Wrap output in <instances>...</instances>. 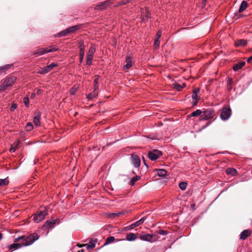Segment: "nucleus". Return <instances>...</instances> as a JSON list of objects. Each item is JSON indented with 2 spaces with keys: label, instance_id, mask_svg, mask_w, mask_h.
Here are the masks:
<instances>
[{
  "label": "nucleus",
  "instance_id": "nucleus-52",
  "mask_svg": "<svg viewBox=\"0 0 252 252\" xmlns=\"http://www.w3.org/2000/svg\"><path fill=\"white\" fill-rule=\"evenodd\" d=\"M140 236H147V237H149V236H156V235H151V234H144V235H141Z\"/></svg>",
  "mask_w": 252,
  "mask_h": 252
},
{
  "label": "nucleus",
  "instance_id": "nucleus-35",
  "mask_svg": "<svg viewBox=\"0 0 252 252\" xmlns=\"http://www.w3.org/2000/svg\"><path fill=\"white\" fill-rule=\"evenodd\" d=\"M192 98L193 100H195V101L194 102L193 104V105H195L196 104L197 101L199 99L197 94V92H193L192 95Z\"/></svg>",
  "mask_w": 252,
  "mask_h": 252
},
{
  "label": "nucleus",
  "instance_id": "nucleus-40",
  "mask_svg": "<svg viewBox=\"0 0 252 252\" xmlns=\"http://www.w3.org/2000/svg\"><path fill=\"white\" fill-rule=\"evenodd\" d=\"M77 90V88L75 87V86L73 87L70 90V94L71 95H74L76 93Z\"/></svg>",
  "mask_w": 252,
  "mask_h": 252
},
{
  "label": "nucleus",
  "instance_id": "nucleus-11",
  "mask_svg": "<svg viewBox=\"0 0 252 252\" xmlns=\"http://www.w3.org/2000/svg\"><path fill=\"white\" fill-rule=\"evenodd\" d=\"M79 62L81 63L83 62L84 59V56L85 54V46L82 41H80L79 43Z\"/></svg>",
  "mask_w": 252,
  "mask_h": 252
},
{
  "label": "nucleus",
  "instance_id": "nucleus-24",
  "mask_svg": "<svg viewBox=\"0 0 252 252\" xmlns=\"http://www.w3.org/2000/svg\"><path fill=\"white\" fill-rule=\"evenodd\" d=\"M247 44V41L244 39H240L237 40L235 42V46H244Z\"/></svg>",
  "mask_w": 252,
  "mask_h": 252
},
{
  "label": "nucleus",
  "instance_id": "nucleus-8",
  "mask_svg": "<svg viewBox=\"0 0 252 252\" xmlns=\"http://www.w3.org/2000/svg\"><path fill=\"white\" fill-rule=\"evenodd\" d=\"M161 155V152L158 150H154L152 151L149 152L148 157L152 160H156L157 159L160 155Z\"/></svg>",
  "mask_w": 252,
  "mask_h": 252
},
{
  "label": "nucleus",
  "instance_id": "nucleus-15",
  "mask_svg": "<svg viewBox=\"0 0 252 252\" xmlns=\"http://www.w3.org/2000/svg\"><path fill=\"white\" fill-rule=\"evenodd\" d=\"M126 64L124 66L123 68L124 69H127L132 66V62L131 58L130 57H127L126 60Z\"/></svg>",
  "mask_w": 252,
  "mask_h": 252
},
{
  "label": "nucleus",
  "instance_id": "nucleus-13",
  "mask_svg": "<svg viewBox=\"0 0 252 252\" xmlns=\"http://www.w3.org/2000/svg\"><path fill=\"white\" fill-rule=\"evenodd\" d=\"M98 93V86H94V91L92 93L89 94L87 95V97L88 99H92L93 98L96 97Z\"/></svg>",
  "mask_w": 252,
  "mask_h": 252
},
{
  "label": "nucleus",
  "instance_id": "nucleus-31",
  "mask_svg": "<svg viewBox=\"0 0 252 252\" xmlns=\"http://www.w3.org/2000/svg\"><path fill=\"white\" fill-rule=\"evenodd\" d=\"M68 34H69L68 30H67V29H66L65 30L62 31L60 32H59L58 34V37L64 36L67 35Z\"/></svg>",
  "mask_w": 252,
  "mask_h": 252
},
{
  "label": "nucleus",
  "instance_id": "nucleus-37",
  "mask_svg": "<svg viewBox=\"0 0 252 252\" xmlns=\"http://www.w3.org/2000/svg\"><path fill=\"white\" fill-rule=\"evenodd\" d=\"M115 241V237H108L103 246L109 244Z\"/></svg>",
  "mask_w": 252,
  "mask_h": 252
},
{
  "label": "nucleus",
  "instance_id": "nucleus-57",
  "mask_svg": "<svg viewBox=\"0 0 252 252\" xmlns=\"http://www.w3.org/2000/svg\"><path fill=\"white\" fill-rule=\"evenodd\" d=\"M210 125V123H207L205 126H204L202 128H205Z\"/></svg>",
  "mask_w": 252,
  "mask_h": 252
},
{
  "label": "nucleus",
  "instance_id": "nucleus-23",
  "mask_svg": "<svg viewBox=\"0 0 252 252\" xmlns=\"http://www.w3.org/2000/svg\"><path fill=\"white\" fill-rule=\"evenodd\" d=\"M40 115L38 113L33 118V123L36 126H40Z\"/></svg>",
  "mask_w": 252,
  "mask_h": 252
},
{
  "label": "nucleus",
  "instance_id": "nucleus-46",
  "mask_svg": "<svg viewBox=\"0 0 252 252\" xmlns=\"http://www.w3.org/2000/svg\"><path fill=\"white\" fill-rule=\"evenodd\" d=\"M16 151V146H14L13 145L11 146V147L10 149V152L11 153H14Z\"/></svg>",
  "mask_w": 252,
  "mask_h": 252
},
{
  "label": "nucleus",
  "instance_id": "nucleus-16",
  "mask_svg": "<svg viewBox=\"0 0 252 252\" xmlns=\"http://www.w3.org/2000/svg\"><path fill=\"white\" fill-rule=\"evenodd\" d=\"M12 64H6L0 67V75L4 74L6 71L12 65Z\"/></svg>",
  "mask_w": 252,
  "mask_h": 252
},
{
  "label": "nucleus",
  "instance_id": "nucleus-56",
  "mask_svg": "<svg viewBox=\"0 0 252 252\" xmlns=\"http://www.w3.org/2000/svg\"><path fill=\"white\" fill-rule=\"evenodd\" d=\"M252 60V55L247 60V62L250 63V61Z\"/></svg>",
  "mask_w": 252,
  "mask_h": 252
},
{
  "label": "nucleus",
  "instance_id": "nucleus-18",
  "mask_svg": "<svg viewBox=\"0 0 252 252\" xmlns=\"http://www.w3.org/2000/svg\"><path fill=\"white\" fill-rule=\"evenodd\" d=\"M81 27V25H78L67 28L69 34L71 33H74L76 31L80 29Z\"/></svg>",
  "mask_w": 252,
  "mask_h": 252
},
{
  "label": "nucleus",
  "instance_id": "nucleus-17",
  "mask_svg": "<svg viewBox=\"0 0 252 252\" xmlns=\"http://www.w3.org/2000/svg\"><path fill=\"white\" fill-rule=\"evenodd\" d=\"M127 213L126 211H122L120 212H117L116 213H111L109 215V217L111 218H114L117 217H119L120 215H125Z\"/></svg>",
  "mask_w": 252,
  "mask_h": 252
},
{
  "label": "nucleus",
  "instance_id": "nucleus-38",
  "mask_svg": "<svg viewBox=\"0 0 252 252\" xmlns=\"http://www.w3.org/2000/svg\"><path fill=\"white\" fill-rule=\"evenodd\" d=\"M33 125L29 123L27 124L26 126V129L27 131H31L33 129Z\"/></svg>",
  "mask_w": 252,
  "mask_h": 252
},
{
  "label": "nucleus",
  "instance_id": "nucleus-53",
  "mask_svg": "<svg viewBox=\"0 0 252 252\" xmlns=\"http://www.w3.org/2000/svg\"><path fill=\"white\" fill-rule=\"evenodd\" d=\"M35 96V94L34 93H32L30 96V98L31 99H34Z\"/></svg>",
  "mask_w": 252,
  "mask_h": 252
},
{
  "label": "nucleus",
  "instance_id": "nucleus-32",
  "mask_svg": "<svg viewBox=\"0 0 252 252\" xmlns=\"http://www.w3.org/2000/svg\"><path fill=\"white\" fill-rule=\"evenodd\" d=\"M233 82V80L231 78H228L227 81V89L229 91H230L232 89V84Z\"/></svg>",
  "mask_w": 252,
  "mask_h": 252
},
{
  "label": "nucleus",
  "instance_id": "nucleus-43",
  "mask_svg": "<svg viewBox=\"0 0 252 252\" xmlns=\"http://www.w3.org/2000/svg\"><path fill=\"white\" fill-rule=\"evenodd\" d=\"M8 250H11L12 249H15L16 248V239L14 241V243L12 245H10L8 247Z\"/></svg>",
  "mask_w": 252,
  "mask_h": 252
},
{
  "label": "nucleus",
  "instance_id": "nucleus-54",
  "mask_svg": "<svg viewBox=\"0 0 252 252\" xmlns=\"http://www.w3.org/2000/svg\"><path fill=\"white\" fill-rule=\"evenodd\" d=\"M41 92H42V90H40V89H38L37 91V94L38 95H40L41 94Z\"/></svg>",
  "mask_w": 252,
  "mask_h": 252
},
{
  "label": "nucleus",
  "instance_id": "nucleus-50",
  "mask_svg": "<svg viewBox=\"0 0 252 252\" xmlns=\"http://www.w3.org/2000/svg\"><path fill=\"white\" fill-rule=\"evenodd\" d=\"M98 80V76H95V78L94 80V87L95 86H97Z\"/></svg>",
  "mask_w": 252,
  "mask_h": 252
},
{
  "label": "nucleus",
  "instance_id": "nucleus-29",
  "mask_svg": "<svg viewBox=\"0 0 252 252\" xmlns=\"http://www.w3.org/2000/svg\"><path fill=\"white\" fill-rule=\"evenodd\" d=\"M173 86L174 89H176L178 91H180L184 87L185 85L183 84V86H182L181 85L176 83L173 84Z\"/></svg>",
  "mask_w": 252,
  "mask_h": 252
},
{
  "label": "nucleus",
  "instance_id": "nucleus-47",
  "mask_svg": "<svg viewBox=\"0 0 252 252\" xmlns=\"http://www.w3.org/2000/svg\"><path fill=\"white\" fill-rule=\"evenodd\" d=\"M137 237H126V240L128 241H134Z\"/></svg>",
  "mask_w": 252,
  "mask_h": 252
},
{
  "label": "nucleus",
  "instance_id": "nucleus-9",
  "mask_svg": "<svg viewBox=\"0 0 252 252\" xmlns=\"http://www.w3.org/2000/svg\"><path fill=\"white\" fill-rule=\"evenodd\" d=\"M146 217H143L142 218H141L138 221L132 223L131 224H130L126 227H125V230H131L137 226H139L140 225H141L144 222V221L146 220Z\"/></svg>",
  "mask_w": 252,
  "mask_h": 252
},
{
  "label": "nucleus",
  "instance_id": "nucleus-41",
  "mask_svg": "<svg viewBox=\"0 0 252 252\" xmlns=\"http://www.w3.org/2000/svg\"><path fill=\"white\" fill-rule=\"evenodd\" d=\"M158 233L159 235H165L167 234L168 232L167 231H166V230H162V229H159L158 231Z\"/></svg>",
  "mask_w": 252,
  "mask_h": 252
},
{
  "label": "nucleus",
  "instance_id": "nucleus-2",
  "mask_svg": "<svg viewBox=\"0 0 252 252\" xmlns=\"http://www.w3.org/2000/svg\"><path fill=\"white\" fill-rule=\"evenodd\" d=\"M47 215V211L46 210L40 211L32 215L33 220L35 223H38L43 220Z\"/></svg>",
  "mask_w": 252,
  "mask_h": 252
},
{
  "label": "nucleus",
  "instance_id": "nucleus-64",
  "mask_svg": "<svg viewBox=\"0 0 252 252\" xmlns=\"http://www.w3.org/2000/svg\"><path fill=\"white\" fill-rule=\"evenodd\" d=\"M2 238V237H0V240L1 239V238Z\"/></svg>",
  "mask_w": 252,
  "mask_h": 252
},
{
  "label": "nucleus",
  "instance_id": "nucleus-34",
  "mask_svg": "<svg viewBox=\"0 0 252 252\" xmlns=\"http://www.w3.org/2000/svg\"><path fill=\"white\" fill-rule=\"evenodd\" d=\"M9 183V181L7 178H5L4 179H0V186H5L8 185Z\"/></svg>",
  "mask_w": 252,
  "mask_h": 252
},
{
  "label": "nucleus",
  "instance_id": "nucleus-62",
  "mask_svg": "<svg viewBox=\"0 0 252 252\" xmlns=\"http://www.w3.org/2000/svg\"><path fill=\"white\" fill-rule=\"evenodd\" d=\"M18 142L17 141V143H16L17 147L18 146Z\"/></svg>",
  "mask_w": 252,
  "mask_h": 252
},
{
  "label": "nucleus",
  "instance_id": "nucleus-45",
  "mask_svg": "<svg viewBox=\"0 0 252 252\" xmlns=\"http://www.w3.org/2000/svg\"><path fill=\"white\" fill-rule=\"evenodd\" d=\"M154 45L156 48H158L159 45V41L158 39H156L154 42Z\"/></svg>",
  "mask_w": 252,
  "mask_h": 252
},
{
  "label": "nucleus",
  "instance_id": "nucleus-61",
  "mask_svg": "<svg viewBox=\"0 0 252 252\" xmlns=\"http://www.w3.org/2000/svg\"><path fill=\"white\" fill-rule=\"evenodd\" d=\"M247 237H240L241 239L243 240H245Z\"/></svg>",
  "mask_w": 252,
  "mask_h": 252
},
{
  "label": "nucleus",
  "instance_id": "nucleus-59",
  "mask_svg": "<svg viewBox=\"0 0 252 252\" xmlns=\"http://www.w3.org/2000/svg\"><path fill=\"white\" fill-rule=\"evenodd\" d=\"M207 0H203V4L204 5H205V3L207 1Z\"/></svg>",
  "mask_w": 252,
  "mask_h": 252
},
{
  "label": "nucleus",
  "instance_id": "nucleus-27",
  "mask_svg": "<svg viewBox=\"0 0 252 252\" xmlns=\"http://www.w3.org/2000/svg\"><path fill=\"white\" fill-rule=\"evenodd\" d=\"M252 235V232L249 229L244 230L243 231L241 234L240 236H250Z\"/></svg>",
  "mask_w": 252,
  "mask_h": 252
},
{
  "label": "nucleus",
  "instance_id": "nucleus-3",
  "mask_svg": "<svg viewBox=\"0 0 252 252\" xmlns=\"http://www.w3.org/2000/svg\"><path fill=\"white\" fill-rule=\"evenodd\" d=\"M202 115L200 116V121L208 120L212 119L214 115V112L212 109H206L202 112Z\"/></svg>",
  "mask_w": 252,
  "mask_h": 252
},
{
  "label": "nucleus",
  "instance_id": "nucleus-48",
  "mask_svg": "<svg viewBox=\"0 0 252 252\" xmlns=\"http://www.w3.org/2000/svg\"><path fill=\"white\" fill-rule=\"evenodd\" d=\"M161 35V31L160 30L158 31L157 33V39H159Z\"/></svg>",
  "mask_w": 252,
  "mask_h": 252
},
{
  "label": "nucleus",
  "instance_id": "nucleus-26",
  "mask_svg": "<svg viewBox=\"0 0 252 252\" xmlns=\"http://www.w3.org/2000/svg\"><path fill=\"white\" fill-rule=\"evenodd\" d=\"M167 171L163 169H160L158 170V174L159 176L164 177L166 176Z\"/></svg>",
  "mask_w": 252,
  "mask_h": 252
},
{
  "label": "nucleus",
  "instance_id": "nucleus-21",
  "mask_svg": "<svg viewBox=\"0 0 252 252\" xmlns=\"http://www.w3.org/2000/svg\"><path fill=\"white\" fill-rule=\"evenodd\" d=\"M226 173L228 175L235 176L237 174V171L235 169L233 168H228L226 170Z\"/></svg>",
  "mask_w": 252,
  "mask_h": 252
},
{
  "label": "nucleus",
  "instance_id": "nucleus-42",
  "mask_svg": "<svg viewBox=\"0 0 252 252\" xmlns=\"http://www.w3.org/2000/svg\"><path fill=\"white\" fill-rule=\"evenodd\" d=\"M145 12H146L145 17L142 18V21H143L145 20V19H148L150 18V14L149 13V11L148 10L146 9Z\"/></svg>",
  "mask_w": 252,
  "mask_h": 252
},
{
  "label": "nucleus",
  "instance_id": "nucleus-6",
  "mask_svg": "<svg viewBox=\"0 0 252 252\" xmlns=\"http://www.w3.org/2000/svg\"><path fill=\"white\" fill-rule=\"evenodd\" d=\"M231 115V110L229 107H224L220 114V118L223 120H227Z\"/></svg>",
  "mask_w": 252,
  "mask_h": 252
},
{
  "label": "nucleus",
  "instance_id": "nucleus-22",
  "mask_svg": "<svg viewBox=\"0 0 252 252\" xmlns=\"http://www.w3.org/2000/svg\"><path fill=\"white\" fill-rule=\"evenodd\" d=\"M247 7V3L246 1H243L240 6L239 12H242L244 11Z\"/></svg>",
  "mask_w": 252,
  "mask_h": 252
},
{
  "label": "nucleus",
  "instance_id": "nucleus-63",
  "mask_svg": "<svg viewBox=\"0 0 252 252\" xmlns=\"http://www.w3.org/2000/svg\"><path fill=\"white\" fill-rule=\"evenodd\" d=\"M148 138H151V137H150L149 136H148ZM151 139H154V138H151Z\"/></svg>",
  "mask_w": 252,
  "mask_h": 252
},
{
  "label": "nucleus",
  "instance_id": "nucleus-7",
  "mask_svg": "<svg viewBox=\"0 0 252 252\" xmlns=\"http://www.w3.org/2000/svg\"><path fill=\"white\" fill-rule=\"evenodd\" d=\"M57 63H53L45 67L40 68L38 71V72L41 74H46L50 72L54 67L57 66Z\"/></svg>",
  "mask_w": 252,
  "mask_h": 252
},
{
  "label": "nucleus",
  "instance_id": "nucleus-30",
  "mask_svg": "<svg viewBox=\"0 0 252 252\" xmlns=\"http://www.w3.org/2000/svg\"><path fill=\"white\" fill-rule=\"evenodd\" d=\"M201 115H202V111L200 109H197L194 111H193V112H192L190 114V116H192V117H196V116H199Z\"/></svg>",
  "mask_w": 252,
  "mask_h": 252
},
{
  "label": "nucleus",
  "instance_id": "nucleus-51",
  "mask_svg": "<svg viewBox=\"0 0 252 252\" xmlns=\"http://www.w3.org/2000/svg\"><path fill=\"white\" fill-rule=\"evenodd\" d=\"M128 0H127V1H124V0H123V1H121L120 2V4L121 5L126 4V3H128Z\"/></svg>",
  "mask_w": 252,
  "mask_h": 252
},
{
  "label": "nucleus",
  "instance_id": "nucleus-36",
  "mask_svg": "<svg viewBox=\"0 0 252 252\" xmlns=\"http://www.w3.org/2000/svg\"><path fill=\"white\" fill-rule=\"evenodd\" d=\"M179 187L181 190H184L187 187V183L184 182H181L179 185Z\"/></svg>",
  "mask_w": 252,
  "mask_h": 252
},
{
  "label": "nucleus",
  "instance_id": "nucleus-44",
  "mask_svg": "<svg viewBox=\"0 0 252 252\" xmlns=\"http://www.w3.org/2000/svg\"><path fill=\"white\" fill-rule=\"evenodd\" d=\"M6 87H7V86H5V84L4 83L1 84L0 86V92H2L3 91H4L6 89Z\"/></svg>",
  "mask_w": 252,
  "mask_h": 252
},
{
  "label": "nucleus",
  "instance_id": "nucleus-12",
  "mask_svg": "<svg viewBox=\"0 0 252 252\" xmlns=\"http://www.w3.org/2000/svg\"><path fill=\"white\" fill-rule=\"evenodd\" d=\"M131 161L133 165L136 168L139 167L140 165V159L137 155H133L131 156Z\"/></svg>",
  "mask_w": 252,
  "mask_h": 252
},
{
  "label": "nucleus",
  "instance_id": "nucleus-60",
  "mask_svg": "<svg viewBox=\"0 0 252 252\" xmlns=\"http://www.w3.org/2000/svg\"><path fill=\"white\" fill-rule=\"evenodd\" d=\"M4 235L1 231H0V236H2Z\"/></svg>",
  "mask_w": 252,
  "mask_h": 252
},
{
  "label": "nucleus",
  "instance_id": "nucleus-28",
  "mask_svg": "<svg viewBox=\"0 0 252 252\" xmlns=\"http://www.w3.org/2000/svg\"><path fill=\"white\" fill-rule=\"evenodd\" d=\"M96 241H91L88 244H86L88 249H93L95 245Z\"/></svg>",
  "mask_w": 252,
  "mask_h": 252
},
{
  "label": "nucleus",
  "instance_id": "nucleus-58",
  "mask_svg": "<svg viewBox=\"0 0 252 252\" xmlns=\"http://www.w3.org/2000/svg\"><path fill=\"white\" fill-rule=\"evenodd\" d=\"M199 91V89L198 88H196L194 90L193 92H197V93Z\"/></svg>",
  "mask_w": 252,
  "mask_h": 252
},
{
  "label": "nucleus",
  "instance_id": "nucleus-55",
  "mask_svg": "<svg viewBox=\"0 0 252 252\" xmlns=\"http://www.w3.org/2000/svg\"><path fill=\"white\" fill-rule=\"evenodd\" d=\"M126 236H135V234L133 233H129L126 235Z\"/></svg>",
  "mask_w": 252,
  "mask_h": 252
},
{
  "label": "nucleus",
  "instance_id": "nucleus-4",
  "mask_svg": "<svg viewBox=\"0 0 252 252\" xmlns=\"http://www.w3.org/2000/svg\"><path fill=\"white\" fill-rule=\"evenodd\" d=\"M57 49L55 48H39L36 50L33 51V53L35 56H39L42 55H44L46 53L49 52H53L56 51Z\"/></svg>",
  "mask_w": 252,
  "mask_h": 252
},
{
  "label": "nucleus",
  "instance_id": "nucleus-10",
  "mask_svg": "<svg viewBox=\"0 0 252 252\" xmlns=\"http://www.w3.org/2000/svg\"><path fill=\"white\" fill-rule=\"evenodd\" d=\"M111 4V0H108L105 1L101 2L99 4H97L95 5L94 8L96 10H104L108 6L110 5Z\"/></svg>",
  "mask_w": 252,
  "mask_h": 252
},
{
  "label": "nucleus",
  "instance_id": "nucleus-14",
  "mask_svg": "<svg viewBox=\"0 0 252 252\" xmlns=\"http://www.w3.org/2000/svg\"><path fill=\"white\" fill-rule=\"evenodd\" d=\"M57 221V220H47L45 224L43 226V228H53L54 227V225L56 223V222Z\"/></svg>",
  "mask_w": 252,
  "mask_h": 252
},
{
  "label": "nucleus",
  "instance_id": "nucleus-25",
  "mask_svg": "<svg viewBox=\"0 0 252 252\" xmlns=\"http://www.w3.org/2000/svg\"><path fill=\"white\" fill-rule=\"evenodd\" d=\"M142 241H146L150 242H153L157 241V237H139Z\"/></svg>",
  "mask_w": 252,
  "mask_h": 252
},
{
  "label": "nucleus",
  "instance_id": "nucleus-19",
  "mask_svg": "<svg viewBox=\"0 0 252 252\" xmlns=\"http://www.w3.org/2000/svg\"><path fill=\"white\" fill-rule=\"evenodd\" d=\"M15 80H16V78L15 77H13L9 78H7V79H6L4 81L3 83L5 84V86L8 87V86L11 85V84L12 83H14V81Z\"/></svg>",
  "mask_w": 252,
  "mask_h": 252
},
{
  "label": "nucleus",
  "instance_id": "nucleus-1",
  "mask_svg": "<svg viewBox=\"0 0 252 252\" xmlns=\"http://www.w3.org/2000/svg\"><path fill=\"white\" fill-rule=\"evenodd\" d=\"M17 237V250L23 246H27L32 244L39 237Z\"/></svg>",
  "mask_w": 252,
  "mask_h": 252
},
{
  "label": "nucleus",
  "instance_id": "nucleus-33",
  "mask_svg": "<svg viewBox=\"0 0 252 252\" xmlns=\"http://www.w3.org/2000/svg\"><path fill=\"white\" fill-rule=\"evenodd\" d=\"M140 179V176H136L135 177L132 178L129 181V184L131 186H132L134 184V183L138 181Z\"/></svg>",
  "mask_w": 252,
  "mask_h": 252
},
{
  "label": "nucleus",
  "instance_id": "nucleus-5",
  "mask_svg": "<svg viewBox=\"0 0 252 252\" xmlns=\"http://www.w3.org/2000/svg\"><path fill=\"white\" fill-rule=\"evenodd\" d=\"M95 51L94 45H93L90 47L86 58V64L90 65L92 64L94 54Z\"/></svg>",
  "mask_w": 252,
  "mask_h": 252
},
{
  "label": "nucleus",
  "instance_id": "nucleus-20",
  "mask_svg": "<svg viewBox=\"0 0 252 252\" xmlns=\"http://www.w3.org/2000/svg\"><path fill=\"white\" fill-rule=\"evenodd\" d=\"M245 64V62H244L239 63L233 66V69L235 71H238V70L241 69L243 66H244Z\"/></svg>",
  "mask_w": 252,
  "mask_h": 252
},
{
  "label": "nucleus",
  "instance_id": "nucleus-49",
  "mask_svg": "<svg viewBox=\"0 0 252 252\" xmlns=\"http://www.w3.org/2000/svg\"><path fill=\"white\" fill-rule=\"evenodd\" d=\"M15 109H16V103H13L12 104L10 110L11 111H14Z\"/></svg>",
  "mask_w": 252,
  "mask_h": 252
},
{
  "label": "nucleus",
  "instance_id": "nucleus-39",
  "mask_svg": "<svg viewBox=\"0 0 252 252\" xmlns=\"http://www.w3.org/2000/svg\"><path fill=\"white\" fill-rule=\"evenodd\" d=\"M24 103L27 107H29V98L28 96L24 97Z\"/></svg>",
  "mask_w": 252,
  "mask_h": 252
}]
</instances>
